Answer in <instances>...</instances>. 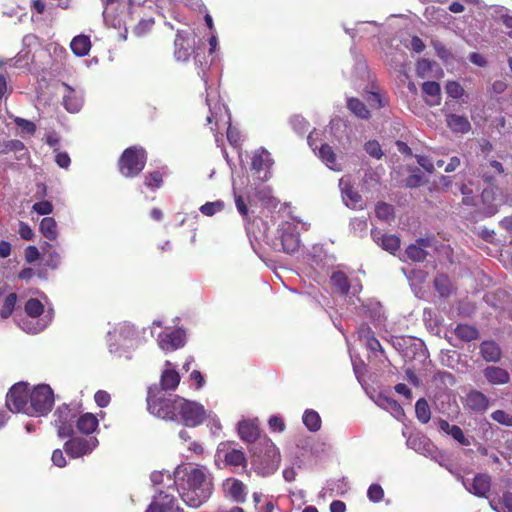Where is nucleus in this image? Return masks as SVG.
Instances as JSON below:
<instances>
[{"label": "nucleus", "instance_id": "9", "mask_svg": "<svg viewBox=\"0 0 512 512\" xmlns=\"http://www.w3.org/2000/svg\"><path fill=\"white\" fill-rule=\"evenodd\" d=\"M109 347L111 352L119 348L130 349L136 345V330L130 324H120L113 332H109Z\"/></svg>", "mask_w": 512, "mask_h": 512}, {"label": "nucleus", "instance_id": "31", "mask_svg": "<svg viewBox=\"0 0 512 512\" xmlns=\"http://www.w3.org/2000/svg\"><path fill=\"white\" fill-rule=\"evenodd\" d=\"M482 357L487 362H497L501 358V349L494 341H484L480 346Z\"/></svg>", "mask_w": 512, "mask_h": 512}, {"label": "nucleus", "instance_id": "5", "mask_svg": "<svg viewBox=\"0 0 512 512\" xmlns=\"http://www.w3.org/2000/svg\"><path fill=\"white\" fill-rule=\"evenodd\" d=\"M174 408L177 409V420L188 426L196 427L203 423L206 418L204 406L198 402L184 398H176Z\"/></svg>", "mask_w": 512, "mask_h": 512}, {"label": "nucleus", "instance_id": "29", "mask_svg": "<svg viewBox=\"0 0 512 512\" xmlns=\"http://www.w3.org/2000/svg\"><path fill=\"white\" fill-rule=\"evenodd\" d=\"M99 425L97 417L92 413H84L76 421V427L82 434L93 433Z\"/></svg>", "mask_w": 512, "mask_h": 512}, {"label": "nucleus", "instance_id": "48", "mask_svg": "<svg viewBox=\"0 0 512 512\" xmlns=\"http://www.w3.org/2000/svg\"><path fill=\"white\" fill-rule=\"evenodd\" d=\"M376 216L384 221H390L394 217V210L390 204L378 203L375 208Z\"/></svg>", "mask_w": 512, "mask_h": 512}, {"label": "nucleus", "instance_id": "15", "mask_svg": "<svg viewBox=\"0 0 512 512\" xmlns=\"http://www.w3.org/2000/svg\"><path fill=\"white\" fill-rule=\"evenodd\" d=\"M217 457L223 458L227 465L241 466L246 463L245 454L240 449L231 447L229 442H222L217 448Z\"/></svg>", "mask_w": 512, "mask_h": 512}, {"label": "nucleus", "instance_id": "50", "mask_svg": "<svg viewBox=\"0 0 512 512\" xmlns=\"http://www.w3.org/2000/svg\"><path fill=\"white\" fill-rule=\"evenodd\" d=\"M224 208V203L220 200L215 202H207L200 207V211L202 214L206 216H213L217 212L222 211Z\"/></svg>", "mask_w": 512, "mask_h": 512}, {"label": "nucleus", "instance_id": "30", "mask_svg": "<svg viewBox=\"0 0 512 512\" xmlns=\"http://www.w3.org/2000/svg\"><path fill=\"white\" fill-rule=\"evenodd\" d=\"M467 406L474 411H484L488 408V398L479 391H471L466 397Z\"/></svg>", "mask_w": 512, "mask_h": 512}, {"label": "nucleus", "instance_id": "43", "mask_svg": "<svg viewBox=\"0 0 512 512\" xmlns=\"http://www.w3.org/2000/svg\"><path fill=\"white\" fill-rule=\"evenodd\" d=\"M16 302L17 295L15 293H10L5 297L2 308L0 310L1 318L7 319L11 316L15 309Z\"/></svg>", "mask_w": 512, "mask_h": 512}, {"label": "nucleus", "instance_id": "41", "mask_svg": "<svg viewBox=\"0 0 512 512\" xmlns=\"http://www.w3.org/2000/svg\"><path fill=\"white\" fill-rule=\"evenodd\" d=\"M347 106L349 110L354 113L356 116L366 119L369 117V111L366 106L356 98H349L347 100Z\"/></svg>", "mask_w": 512, "mask_h": 512}, {"label": "nucleus", "instance_id": "8", "mask_svg": "<svg viewBox=\"0 0 512 512\" xmlns=\"http://www.w3.org/2000/svg\"><path fill=\"white\" fill-rule=\"evenodd\" d=\"M145 163L146 153L143 148H127L119 160L120 172L126 177H134L143 170Z\"/></svg>", "mask_w": 512, "mask_h": 512}, {"label": "nucleus", "instance_id": "42", "mask_svg": "<svg viewBox=\"0 0 512 512\" xmlns=\"http://www.w3.org/2000/svg\"><path fill=\"white\" fill-rule=\"evenodd\" d=\"M415 413L417 419L422 423H428L431 417L430 408L427 401L423 398L419 399L415 405Z\"/></svg>", "mask_w": 512, "mask_h": 512}, {"label": "nucleus", "instance_id": "58", "mask_svg": "<svg viewBox=\"0 0 512 512\" xmlns=\"http://www.w3.org/2000/svg\"><path fill=\"white\" fill-rule=\"evenodd\" d=\"M145 185L149 188H159L162 185V175L160 172L155 171L147 175Z\"/></svg>", "mask_w": 512, "mask_h": 512}, {"label": "nucleus", "instance_id": "53", "mask_svg": "<svg viewBox=\"0 0 512 512\" xmlns=\"http://www.w3.org/2000/svg\"><path fill=\"white\" fill-rule=\"evenodd\" d=\"M432 45L436 51L437 56L443 61L448 62L453 58L451 51L443 43L439 41H433Z\"/></svg>", "mask_w": 512, "mask_h": 512}, {"label": "nucleus", "instance_id": "45", "mask_svg": "<svg viewBox=\"0 0 512 512\" xmlns=\"http://www.w3.org/2000/svg\"><path fill=\"white\" fill-rule=\"evenodd\" d=\"M512 12L504 6H493L491 16L496 21H501L505 26L509 22Z\"/></svg>", "mask_w": 512, "mask_h": 512}, {"label": "nucleus", "instance_id": "39", "mask_svg": "<svg viewBox=\"0 0 512 512\" xmlns=\"http://www.w3.org/2000/svg\"><path fill=\"white\" fill-rule=\"evenodd\" d=\"M331 283L337 291L341 294L346 295L349 292L350 284L348 278L341 271H336L331 275Z\"/></svg>", "mask_w": 512, "mask_h": 512}, {"label": "nucleus", "instance_id": "37", "mask_svg": "<svg viewBox=\"0 0 512 512\" xmlns=\"http://www.w3.org/2000/svg\"><path fill=\"white\" fill-rule=\"evenodd\" d=\"M40 231L43 236L49 240H55L58 237L57 223L52 217H45L40 223Z\"/></svg>", "mask_w": 512, "mask_h": 512}, {"label": "nucleus", "instance_id": "51", "mask_svg": "<svg viewBox=\"0 0 512 512\" xmlns=\"http://www.w3.org/2000/svg\"><path fill=\"white\" fill-rule=\"evenodd\" d=\"M445 90L446 93L454 99L461 98L464 95L463 87L456 81H448Z\"/></svg>", "mask_w": 512, "mask_h": 512}, {"label": "nucleus", "instance_id": "33", "mask_svg": "<svg viewBox=\"0 0 512 512\" xmlns=\"http://www.w3.org/2000/svg\"><path fill=\"white\" fill-rule=\"evenodd\" d=\"M439 428L446 434L452 436L460 444L465 445V446L470 445V441L464 436V433L460 427H458L456 425H450L445 420H440Z\"/></svg>", "mask_w": 512, "mask_h": 512}, {"label": "nucleus", "instance_id": "35", "mask_svg": "<svg viewBox=\"0 0 512 512\" xmlns=\"http://www.w3.org/2000/svg\"><path fill=\"white\" fill-rule=\"evenodd\" d=\"M67 94L63 97L64 106L67 111L76 113L82 107V98L75 93L70 87L66 86Z\"/></svg>", "mask_w": 512, "mask_h": 512}, {"label": "nucleus", "instance_id": "61", "mask_svg": "<svg viewBox=\"0 0 512 512\" xmlns=\"http://www.w3.org/2000/svg\"><path fill=\"white\" fill-rule=\"evenodd\" d=\"M110 399L111 398L109 393H107L104 390H98L94 395V400L96 404L101 408L108 406V404L110 403Z\"/></svg>", "mask_w": 512, "mask_h": 512}, {"label": "nucleus", "instance_id": "11", "mask_svg": "<svg viewBox=\"0 0 512 512\" xmlns=\"http://www.w3.org/2000/svg\"><path fill=\"white\" fill-rule=\"evenodd\" d=\"M99 445L96 437L83 438L75 437L68 440L65 445L66 453L72 458H79L90 454Z\"/></svg>", "mask_w": 512, "mask_h": 512}, {"label": "nucleus", "instance_id": "18", "mask_svg": "<svg viewBox=\"0 0 512 512\" xmlns=\"http://www.w3.org/2000/svg\"><path fill=\"white\" fill-rule=\"evenodd\" d=\"M146 512H180V509L175 506V498L172 495L160 491L154 496Z\"/></svg>", "mask_w": 512, "mask_h": 512}, {"label": "nucleus", "instance_id": "24", "mask_svg": "<svg viewBox=\"0 0 512 512\" xmlns=\"http://www.w3.org/2000/svg\"><path fill=\"white\" fill-rule=\"evenodd\" d=\"M318 157L329 169L337 172L342 171L343 167L337 161V156L330 145L322 144L318 150Z\"/></svg>", "mask_w": 512, "mask_h": 512}, {"label": "nucleus", "instance_id": "52", "mask_svg": "<svg viewBox=\"0 0 512 512\" xmlns=\"http://www.w3.org/2000/svg\"><path fill=\"white\" fill-rule=\"evenodd\" d=\"M364 149L373 158L380 159L383 156L381 146L376 140H370L366 142Z\"/></svg>", "mask_w": 512, "mask_h": 512}, {"label": "nucleus", "instance_id": "46", "mask_svg": "<svg viewBox=\"0 0 512 512\" xmlns=\"http://www.w3.org/2000/svg\"><path fill=\"white\" fill-rule=\"evenodd\" d=\"M512 12L504 6H493L491 16L496 21H501L505 26L509 22Z\"/></svg>", "mask_w": 512, "mask_h": 512}, {"label": "nucleus", "instance_id": "60", "mask_svg": "<svg viewBox=\"0 0 512 512\" xmlns=\"http://www.w3.org/2000/svg\"><path fill=\"white\" fill-rule=\"evenodd\" d=\"M14 121L24 132L28 134H33L36 130L35 124L29 120L16 117Z\"/></svg>", "mask_w": 512, "mask_h": 512}, {"label": "nucleus", "instance_id": "38", "mask_svg": "<svg viewBox=\"0 0 512 512\" xmlns=\"http://www.w3.org/2000/svg\"><path fill=\"white\" fill-rule=\"evenodd\" d=\"M490 507L496 512H512V493L505 492L498 501L491 500Z\"/></svg>", "mask_w": 512, "mask_h": 512}, {"label": "nucleus", "instance_id": "20", "mask_svg": "<svg viewBox=\"0 0 512 512\" xmlns=\"http://www.w3.org/2000/svg\"><path fill=\"white\" fill-rule=\"evenodd\" d=\"M239 437L248 443H252L259 437V428L257 419H243L237 425Z\"/></svg>", "mask_w": 512, "mask_h": 512}, {"label": "nucleus", "instance_id": "56", "mask_svg": "<svg viewBox=\"0 0 512 512\" xmlns=\"http://www.w3.org/2000/svg\"><path fill=\"white\" fill-rule=\"evenodd\" d=\"M205 419L208 420L207 425L213 434H218L221 431L222 426H221L220 420L216 414H214L212 411H209V412L206 411Z\"/></svg>", "mask_w": 512, "mask_h": 512}, {"label": "nucleus", "instance_id": "16", "mask_svg": "<svg viewBox=\"0 0 512 512\" xmlns=\"http://www.w3.org/2000/svg\"><path fill=\"white\" fill-rule=\"evenodd\" d=\"M222 489L225 497L234 502L243 503L246 500L247 488L244 483L236 478H227L222 483Z\"/></svg>", "mask_w": 512, "mask_h": 512}, {"label": "nucleus", "instance_id": "14", "mask_svg": "<svg viewBox=\"0 0 512 512\" xmlns=\"http://www.w3.org/2000/svg\"><path fill=\"white\" fill-rule=\"evenodd\" d=\"M157 343L164 351L179 349L185 344V332L182 329L163 332L158 335Z\"/></svg>", "mask_w": 512, "mask_h": 512}, {"label": "nucleus", "instance_id": "57", "mask_svg": "<svg viewBox=\"0 0 512 512\" xmlns=\"http://www.w3.org/2000/svg\"><path fill=\"white\" fill-rule=\"evenodd\" d=\"M154 25V19L153 18H148V19H142L139 21V23L135 26L133 32L137 35V36H142L144 35L146 32H148L152 26Z\"/></svg>", "mask_w": 512, "mask_h": 512}, {"label": "nucleus", "instance_id": "34", "mask_svg": "<svg viewBox=\"0 0 512 512\" xmlns=\"http://www.w3.org/2000/svg\"><path fill=\"white\" fill-rule=\"evenodd\" d=\"M428 245V241L425 239H419L416 244H411L406 249V255L409 259L413 261H423L427 256V252L424 250V247Z\"/></svg>", "mask_w": 512, "mask_h": 512}, {"label": "nucleus", "instance_id": "12", "mask_svg": "<svg viewBox=\"0 0 512 512\" xmlns=\"http://www.w3.org/2000/svg\"><path fill=\"white\" fill-rule=\"evenodd\" d=\"M54 423L57 427L59 437H69L73 434V424L76 413L69 406L62 405L54 413Z\"/></svg>", "mask_w": 512, "mask_h": 512}, {"label": "nucleus", "instance_id": "63", "mask_svg": "<svg viewBox=\"0 0 512 512\" xmlns=\"http://www.w3.org/2000/svg\"><path fill=\"white\" fill-rule=\"evenodd\" d=\"M234 199H235V205L238 210V212L243 216L247 217L248 215V207L244 202V199L241 195L237 194L234 190Z\"/></svg>", "mask_w": 512, "mask_h": 512}, {"label": "nucleus", "instance_id": "26", "mask_svg": "<svg viewBox=\"0 0 512 512\" xmlns=\"http://www.w3.org/2000/svg\"><path fill=\"white\" fill-rule=\"evenodd\" d=\"M483 373L487 381L493 385H502L510 381V374L501 367L489 366Z\"/></svg>", "mask_w": 512, "mask_h": 512}, {"label": "nucleus", "instance_id": "40", "mask_svg": "<svg viewBox=\"0 0 512 512\" xmlns=\"http://www.w3.org/2000/svg\"><path fill=\"white\" fill-rule=\"evenodd\" d=\"M455 335L463 341H472L478 338L476 328L466 324H460L455 328Z\"/></svg>", "mask_w": 512, "mask_h": 512}, {"label": "nucleus", "instance_id": "7", "mask_svg": "<svg viewBox=\"0 0 512 512\" xmlns=\"http://www.w3.org/2000/svg\"><path fill=\"white\" fill-rule=\"evenodd\" d=\"M104 10L103 18L106 25L119 30V38L126 40L127 28L124 21L125 10L120 0H100Z\"/></svg>", "mask_w": 512, "mask_h": 512}, {"label": "nucleus", "instance_id": "19", "mask_svg": "<svg viewBox=\"0 0 512 512\" xmlns=\"http://www.w3.org/2000/svg\"><path fill=\"white\" fill-rule=\"evenodd\" d=\"M339 188L346 206L353 209L361 206V195L353 189L350 180L347 177H342L339 180Z\"/></svg>", "mask_w": 512, "mask_h": 512}, {"label": "nucleus", "instance_id": "54", "mask_svg": "<svg viewBox=\"0 0 512 512\" xmlns=\"http://www.w3.org/2000/svg\"><path fill=\"white\" fill-rule=\"evenodd\" d=\"M367 497L372 502H380L384 497L383 488L378 484H372L367 491Z\"/></svg>", "mask_w": 512, "mask_h": 512}, {"label": "nucleus", "instance_id": "44", "mask_svg": "<svg viewBox=\"0 0 512 512\" xmlns=\"http://www.w3.org/2000/svg\"><path fill=\"white\" fill-rule=\"evenodd\" d=\"M512 12L504 6H493L491 16L496 21H501L505 26L509 22Z\"/></svg>", "mask_w": 512, "mask_h": 512}, {"label": "nucleus", "instance_id": "27", "mask_svg": "<svg viewBox=\"0 0 512 512\" xmlns=\"http://www.w3.org/2000/svg\"><path fill=\"white\" fill-rule=\"evenodd\" d=\"M187 33L178 31L175 39V58L178 61H187L190 57V45L187 43Z\"/></svg>", "mask_w": 512, "mask_h": 512}, {"label": "nucleus", "instance_id": "2", "mask_svg": "<svg viewBox=\"0 0 512 512\" xmlns=\"http://www.w3.org/2000/svg\"><path fill=\"white\" fill-rule=\"evenodd\" d=\"M54 395L50 386L41 384L29 389L26 383H17L6 397V405L12 412H21L29 416L46 415L52 408Z\"/></svg>", "mask_w": 512, "mask_h": 512}, {"label": "nucleus", "instance_id": "55", "mask_svg": "<svg viewBox=\"0 0 512 512\" xmlns=\"http://www.w3.org/2000/svg\"><path fill=\"white\" fill-rule=\"evenodd\" d=\"M491 417L494 421L502 424V425H505L507 427H511L512 426V416L503 411V410H496L494 411L492 414H491Z\"/></svg>", "mask_w": 512, "mask_h": 512}, {"label": "nucleus", "instance_id": "21", "mask_svg": "<svg viewBox=\"0 0 512 512\" xmlns=\"http://www.w3.org/2000/svg\"><path fill=\"white\" fill-rule=\"evenodd\" d=\"M180 382L179 373L172 368V364L170 361H166L164 365V369L161 373L160 377V386L159 388L162 392L167 390H175Z\"/></svg>", "mask_w": 512, "mask_h": 512}, {"label": "nucleus", "instance_id": "17", "mask_svg": "<svg viewBox=\"0 0 512 512\" xmlns=\"http://www.w3.org/2000/svg\"><path fill=\"white\" fill-rule=\"evenodd\" d=\"M464 487L477 497H486L491 487V478L487 474H477L472 479H462Z\"/></svg>", "mask_w": 512, "mask_h": 512}, {"label": "nucleus", "instance_id": "28", "mask_svg": "<svg viewBox=\"0 0 512 512\" xmlns=\"http://www.w3.org/2000/svg\"><path fill=\"white\" fill-rule=\"evenodd\" d=\"M446 123L454 133L465 134L471 129L468 119L465 116L457 114H448L446 116Z\"/></svg>", "mask_w": 512, "mask_h": 512}, {"label": "nucleus", "instance_id": "23", "mask_svg": "<svg viewBox=\"0 0 512 512\" xmlns=\"http://www.w3.org/2000/svg\"><path fill=\"white\" fill-rule=\"evenodd\" d=\"M372 238L384 250L394 253L400 247V240L395 235L382 234L379 230H372Z\"/></svg>", "mask_w": 512, "mask_h": 512}, {"label": "nucleus", "instance_id": "25", "mask_svg": "<svg viewBox=\"0 0 512 512\" xmlns=\"http://www.w3.org/2000/svg\"><path fill=\"white\" fill-rule=\"evenodd\" d=\"M422 91L425 95V102L429 106H437L441 102V88L435 81H427L422 84Z\"/></svg>", "mask_w": 512, "mask_h": 512}, {"label": "nucleus", "instance_id": "22", "mask_svg": "<svg viewBox=\"0 0 512 512\" xmlns=\"http://www.w3.org/2000/svg\"><path fill=\"white\" fill-rule=\"evenodd\" d=\"M372 399L378 407L388 411L397 420L404 417V410L396 400L384 394H378Z\"/></svg>", "mask_w": 512, "mask_h": 512}, {"label": "nucleus", "instance_id": "32", "mask_svg": "<svg viewBox=\"0 0 512 512\" xmlns=\"http://www.w3.org/2000/svg\"><path fill=\"white\" fill-rule=\"evenodd\" d=\"M70 47L76 56L83 57L89 53L91 42L88 36L78 35L72 39Z\"/></svg>", "mask_w": 512, "mask_h": 512}, {"label": "nucleus", "instance_id": "36", "mask_svg": "<svg viewBox=\"0 0 512 512\" xmlns=\"http://www.w3.org/2000/svg\"><path fill=\"white\" fill-rule=\"evenodd\" d=\"M303 424L311 432H317L321 428L320 415L312 409H307L302 417Z\"/></svg>", "mask_w": 512, "mask_h": 512}, {"label": "nucleus", "instance_id": "3", "mask_svg": "<svg viewBox=\"0 0 512 512\" xmlns=\"http://www.w3.org/2000/svg\"><path fill=\"white\" fill-rule=\"evenodd\" d=\"M26 316L17 321V325L29 334H37L43 331L52 321V311H44V305L35 298L25 303Z\"/></svg>", "mask_w": 512, "mask_h": 512}, {"label": "nucleus", "instance_id": "62", "mask_svg": "<svg viewBox=\"0 0 512 512\" xmlns=\"http://www.w3.org/2000/svg\"><path fill=\"white\" fill-rule=\"evenodd\" d=\"M431 70V62L427 59H421L417 62L416 72L417 75L424 78L427 72Z\"/></svg>", "mask_w": 512, "mask_h": 512}, {"label": "nucleus", "instance_id": "6", "mask_svg": "<svg viewBox=\"0 0 512 512\" xmlns=\"http://www.w3.org/2000/svg\"><path fill=\"white\" fill-rule=\"evenodd\" d=\"M278 237L273 242L275 250L288 254L295 253L299 248L298 223L295 221L282 222L277 229Z\"/></svg>", "mask_w": 512, "mask_h": 512}, {"label": "nucleus", "instance_id": "1", "mask_svg": "<svg viewBox=\"0 0 512 512\" xmlns=\"http://www.w3.org/2000/svg\"><path fill=\"white\" fill-rule=\"evenodd\" d=\"M174 483L181 499L192 508H199L213 492L212 475L204 466H178L174 471Z\"/></svg>", "mask_w": 512, "mask_h": 512}, {"label": "nucleus", "instance_id": "64", "mask_svg": "<svg viewBox=\"0 0 512 512\" xmlns=\"http://www.w3.org/2000/svg\"><path fill=\"white\" fill-rule=\"evenodd\" d=\"M416 159H417V162L418 164L428 173H433L434 172V164L432 163V161L426 157V156H421V155H418L416 156Z\"/></svg>", "mask_w": 512, "mask_h": 512}, {"label": "nucleus", "instance_id": "49", "mask_svg": "<svg viewBox=\"0 0 512 512\" xmlns=\"http://www.w3.org/2000/svg\"><path fill=\"white\" fill-rule=\"evenodd\" d=\"M435 287L441 296H448L451 293V284L448 277L445 275L436 277Z\"/></svg>", "mask_w": 512, "mask_h": 512}, {"label": "nucleus", "instance_id": "13", "mask_svg": "<svg viewBox=\"0 0 512 512\" xmlns=\"http://www.w3.org/2000/svg\"><path fill=\"white\" fill-rule=\"evenodd\" d=\"M251 165L252 170L261 181H267L270 178L273 159L266 149L260 148L255 151Z\"/></svg>", "mask_w": 512, "mask_h": 512}, {"label": "nucleus", "instance_id": "59", "mask_svg": "<svg viewBox=\"0 0 512 512\" xmlns=\"http://www.w3.org/2000/svg\"><path fill=\"white\" fill-rule=\"evenodd\" d=\"M33 210L39 215H48L52 212L53 206L48 201H40L33 205Z\"/></svg>", "mask_w": 512, "mask_h": 512}, {"label": "nucleus", "instance_id": "10", "mask_svg": "<svg viewBox=\"0 0 512 512\" xmlns=\"http://www.w3.org/2000/svg\"><path fill=\"white\" fill-rule=\"evenodd\" d=\"M209 97L210 94L208 93L206 98V103L209 106L210 110V115L207 117L208 123H211L214 119L218 123L220 120H225L224 118L226 117L227 120L225 121V123L229 124L227 128V139L231 145L237 146L240 142V133L236 128L231 126L230 116L228 115V109L226 108L225 105L220 103H215L214 106H212Z\"/></svg>", "mask_w": 512, "mask_h": 512}, {"label": "nucleus", "instance_id": "4", "mask_svg": "<svg viewBox=\"0 0 512 512\" xmlns=\"http://www.w3.org/2000/svg\"><path fill=\"white\" fill-rule=\"evenodd\" d=\"M176 398L179 396H167L157 386L148 390L147 409L148 411L163 420H177V409L174 408Z\"/></svg>", "mask_w": 512, "mask_h": 512}, {"label": "nucleus", "instance_id": "47", "mask_svg": "<svg viewBox=\"0 0 512 512\" xmlns=\"http://www.w3.org/2000/svg\"><path fill=\"white\" fill-rule=\"evenodd\" d=\"M512 12L504 6H493L491 16L496 21H501L505 26L509 22Z\"/></svg>", "mask_w": 512, "mask_h": 512}]
</instances>
